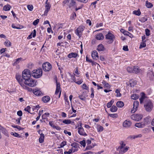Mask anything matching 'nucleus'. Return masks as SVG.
I'll return each instance as SVG.
<instances>
[{
    "instance_id": "obj_9",
    "label": "nucleus",
    "mask_w": 154,
    "mask_h": 154,
    "mask_svg": "<svg viewBox=\"0 0 154 154\" xmlns=\"http://www.w3.org/2000/svg\"><path fill=\"white\" fill-rule=\"evenodd\" d=\"M85 29V27L83 26H79L75 30V33L76 34L80 37L82 35V33Z\"/></svg>"
},
{
    "instance_id": "obj_11",
    "label": "nucleus",
    "mask_w": 154,
    "mask_h": 154,
    "mask_svg": "<svg viewBox=\"0 0 154 154\" xmlns=\"http://www.w3.org/2000/svg\"><path fill=\"white\" fill-rule=\"evenodd\" d=\"M71 146L72 147L70 149H72V152H74L78 151L79 149V144L76 143L74 142L71 144Z\"/></svg>"
},
{
    "instance_id": "obj_29",
    "label": "nucleus",
    "mask_w": 154,
    "mask_h": 154,
    "mask_svg": "<svg viewBox=\"0 0 154 154\" xmlns=\"http://www.w3.org/2000/svg\"><path fill=\"white\" fill-rule=\"evenodd\" d=\"M105 48L102 44H100L98 46L97 50L98 51H101L104 50Z\"/></svg>"
},
{
    "instance_id": "obj_27",
    "label": "nucleus",
    "mask_w": 154,
    "mask_h": 154,
    "mask_svg": "<svg viewBox=\"0 0 154 154\" xmlns=\"http://www.w3.org/2000/svg\"><path fill=\"white\" fill-rule=\"evenodd\" d=\"M4 44L7 47H9L11 45V42L8 39L6 40Z\"/></svg>"
},
{
    "instance_id": "obj_58",
    "label": "nucleus",
    "mask_w": 154,
    "mask_h": 154,
    "mask_svg": "<svg viewBox=\"0 0 154 154\" xmlns=\"http://www.w3.org/2000/svg\"><path fill=\"white\" fill-rule=\"evenodd\" d=\"M22 118L21 117H20L19 118H17L16 119V123L17 124L19 125L20 124V120Z\"/></svg>"
},
{
    "instance_id": "obj_12",
    "label": "nucleus",
    "mask_w": 154,
    "mask_h": 154,
    "mask_svg": "<svg viewBox=\"0 0 154 154\" xmlns=\"http://www.w3.org/2000/svg\"><path fill=\"white\" fill-rule=\"evenodd\" d=\"M139 105V102L138 101L136 100L134 102L133 109L131 111V113H134L137 111Z\"/></svg>"
},
{
    "instance_id": "obj_49",
    "label": "nucleus",
    "mask_w": 154,
    "mask_h": 154,
    "mask_svg": "<svg viewBox=\"0 0 154 154\" xmlns=\"http://www.w3.org/2000/svg\"><path fill=\"white\" fill-rule=\"evenodd\" d=\"M127 70L129 72H133V67H128L127 68Z\"/></svg>"
},
{
    "instance_id": "obj_55",
    "label": "nucleus",
    "mask_w": 154,
    "mask_h": 154,
    "mask_svg": "<svg viewBox=\"0 0 154 154\" xmlns=\"http://www.w3.org/2000/svg\"><path fill=\"white\" fill-rule=\"evenodd\" d=\"M11 126L12 127L14 128H17L19 130H20L21 128V127L20 126H18V125H11Z\"/></svg>"
},
{
    "instance_id": "obj_41",
    "label": "nucleus",
    "mask_w": 154,
    "mask_h": 154,
    "mask_svg": "<svg viewBox=\"0 0 154 154\" xmlns=\"http://www.w3.org/2000/svg\"><path fill=\"white\" fill-rule=\"evenodd\" d=\"M124 34L128 36L131 38H132L133 37V35L128 31H125L124 32Z\"/></svg>"
},
{
    "instance_id": "obj_35",
    "label": "nucleus",
    "mask_w": 154,
    "mask_h": 154,
    "mask_svg": "<svg viewBox=\"0 0 154 154\" xmlns=\"http://www.w3.org/2000/svg\"><path fill=\"white\" fill-rule=\"evenodd\" d=\"M110 111L112 112H116L117 110V107L115 106H112L110 109Z\"/></svg>"
},
{
    "instance_id": "obj_31",
    "label": "nucleus",
    "mask_w": 154,
    "mask_h": 154,
    "mask_svg": "<svg viewBox=\"0 0 154 154\" xmlns=\"http://www.w3.org/2000/svg\"><path fill=\"white\" fill-rule=\"evenodd\" d=\"M102 83L104 85V88H110V85L105 80H103Z\"/></svg>"
},
{
    "instance_id": "obj_50",
    "label": "nucleus",
    "mask_w": 154,
    "mask_h": 154,
    "mask_svg": "<svg viewBox=\"0 0 154 154\" xmlns=\"http://www.w3.org/2000/svg\"><path fill=\"white\" fill-rule=\"evenodd\" d=\"M109 116L112 118H116L118 117V115L117 114L114 113V114H110L109 115Z\"/></svg>"
},
{
    "instance_id": "obj_13",
    "label": "nucleus",
    "mask_w": 154,
    "mask_h": 154,
    "mask_svg": "<svg viewBox=\"0 0 154 154\" xmlns=\"http://www.w3.org/2000/svg\"><path fill=\"white\" fill-rule=\"evenodd\" d=\"M132 124L131 122L129 120H126L123 123V126L125 128H128L131 127Z\"/></svg>"
},
{
    "instance_id": "obj_56",
    "label": "nucleus",
    "mask_w": 154,
    "mask_h": 154,
    "mask_svg": "<svg viewBox=\"0 0 154 154\" xmlns=\"http://www.w3.org/2000/svg\"><path fill=\"white\" fill-rule=\"evenodd\" d=\"M39 22V19H37L33 22V24L34 26L36 25Z\"/></svg>"
},
{
    "instance_id": "obj_5",
    "label": "nucleus",
    "mask_w": 154,
    "mask_h": 154,
    "mask_svg": "<svg viewBox=\"0 0 154 154\" xmlns=\"http://www.w3.org/2000/svg\"><path fill=\"white\" fill-rule=\"evenodd\" d=\"M42 74V71L41 69L34 70L32 72V76L35 78H38L40 77Z\"/></svg>"
},
{
    "instance_id": "obj_43",
    "label": "nucleus",
    "mask_w": 154,
    "mask_h": 154,
    "mask_svg": "<svg viewBox=\"0 0 154 154\" xmlns=\"http://www.w3.org/2000/svg\"><path fill=\"white\" fill-rule=\"evenodd\" d=\"M50 114L48 113H45L42 116V118L43 119H45L46 118L48 117L49 116Z\"/></svg>"
},
{
    "instance_id": "obj_57",
    "label": "nucleus",
    "mask_w": 154,
    "mask_h": 154,
    "mask_svg": "<svg viewBox=\"0 0 154 154\" xmlns=\"http://www.w3.org/2000/svg\"><path fill=\"white\" fill-rule=\"evenodd\" d=\"M39 108V106L38 105L34 106L32 107V109L33 111L35 110H38Z\"/></svg>"
},
{
    "instance_id": "obj_20",
    "label": "nucleus",
    "mask_w": 154,
    "mask_h": 154,
    "mask_svg": "<svg viewBox=\"0 0 154 154\" xmlns=\"http://www.w3.org/2000/svg\"><path fill=\"white\" fill-rule=\"evenodd\" d=\"M78 56L77 53L75 52H72L68 54L67 56L68 58H76Z\"/></svg>"
},
{
    "instance_id": "obj_40",
    "label": "nucleus",
    "mask_w": 154,
    "mask_h": 154,
    "mask_svg": "<svg viewBox=\"0 0 154 154\" xmlns=\"http://www.w3.org/2000/svg\"><path fill=\"white\" fill-rule=\"evenodd\" d=\"M146 41H142V42L141 43V44L140 45V48H143L145 47L146 46Z\"/></svg>"
},
{
    "instance_id": "obj_48",
    "label": "nucleus",
    "mask_w": 154,
    "mask_h": 154,
    "mask_svg": "<svg viewBox=\"0 0 154 154\" xmlns=\"http://www.w3.org/2000/svg\"><path fill=\"white\" fill-rule=\"evenodd\" d=\"M27 7L28 9L30 11H32L33 8V5H27Z\"/></svg>"
},
{
    "instance_id": "obj_19",
    "label": "nucleus",
    "mask_w": 154,
    "mask_h": 154,
    "mask_svg": "<svg viewBox=\"0 0 154 154\" xmlns=\"http://www.w3.org/2000/svg\"><path fill=\"white\" fill-rule=\"evenodd\" d=\"M91 56L93 59H97L98 58V53L96 51H94L92 52Z\"/></svg>"
},
{
    "instance_id": "obj_14",
    "label": "nucleus",
    "mask_w": 154,
    "mask_h": 154,
    "mask_svg": "<svg viewBox=\"0 0 154 154\" xmlns=\"http://www.w3.org/2000/svg\"><path fill=\"white\" fill-rule=\"evenodd\" d=\"M33 93L37 96H41L43 95V93L40 90L35 88L32 91Z\"/></svg>"
},
{
    "instance_id": "obj_32",
    "label": "nucleus",
    "mask_w": 154,
    "mask_h": 154,
    "mask_svg": "<svg viewBox=\"0 0 154 154\" xmlns=\"http://www.w3.org/2000/svg\"><path fill=\"white\" fill-rule=\"evenodd\" d=\"M116 106L119 107H122L124 106V103L123 102L119 101L116 103Z\"/></svg>"
},
{
    "instance_id": "obj_47",
    "label": "nucleus",
    "mask_w": 154,
    "mask_h": 154,
    "mask_svg": "<svg viewBox=\"0 0 154 154\" xmlns=\"http://www.w3.org/2000/svg\"><path fill=\"white\" fill-rule=\"evenodd\" d=\"M115 92L116 93L117 97H120L121 96V94L120 93V91L119 89H116Z\"/></svg>"
},
{
    "instance_id": "obj_16",
    "label": "nucleus",
    "mask_w": 154,
    "mask_h": 154,
    "mask_svg": "<svg viewBox=\"0 0 154 154\" xmlns=\"http://www.w3.org/2000/svg\"><path fill=\"white\" fill-rule=\"evenodd\" d=\"M147 77L150 80H153L154 79V73L152 71H149L147 74Z\"/></svg>"
},
{
    "instance_id": "obj_33",
    "label": "nucleus",
    "mask_w": 154,
    "mask_h": 154,
    "mask_svg": "<svg viewBox=\"0 0 154 154\" xmlns=\"http://www.w3.org/2000/svg\"><path fill=\"white\" fill-rule=\"evenodd\" d=\"M129 84L131 87H133L136 84V82L135 81L133 80H131L129 81Z\"/></svg>"
},
{
    "instance_id": "obj_45",
    "label": "nucleus",
    "mask_w": 154,
    "mask_h": 154,
    "mask_svg": "<svg viewBox=\"0 0 154 154\" xmlns=\"http://www.w3.org/2000/svg\"><path fill=\"white\" fill-rule=\"evenodd\" d=\"M114 102V101L112 100H111L109 102H108L107 104V106L108 108L111 107L112 105Z\"/></svg>"
},
{
    "instance_id": "obj_60",
    "label": "nucleus",
    "mask_w": 154,
    "mask_h": 154,
    "mask_svg": "<svg viewBox=\"0 0 154 154\" xmlns=\"http://www.w3.org/2000/svg\"><path fill=\"white\" fill-rule=\"evenodd\" d=\"M72 149H69L68 151H65L64 152V154H70L72 153Z\"/></svg>"
},
{
    "instance_id": "obj_26",
    "label": "nucleus",
    "mask_w": 154,
    "mask_h": 154,
    "mask_svg": "<svg viewBox=\"0 0 154 154\" xmlns=\"http://www.w3.org/2000/svg\"><path fill=\"white\" fill-rule=\"evenodd\" d=\"M150 123L149 121V117H148L145 118L144 119L143 122V124H144V126L145 125L149 124Z\"/></svg>"
},
{
    "instance_id": "obj_44",
    "label": "nucleus",
    "mask_w": 154,
    "mask_h": 154,
    "mask_svg": "<svg viewBox=\"0 0 154 154\" xmlns=\"http://www.w3.org/2000/svg\"><path fill=\"white\" fill-rule=\"evenodd\" d=\"M82 88L83 90H89V87L88 86L85 84H83L82 86Z\"/></svg>"
},
{
    "instance_id": "obj_53",
    "label": "nucleus",
    "mask_w": 154,
    "mask_h": 154,
    "mask_svg": "<svg viewBox=\"0 0 154 154\" xmlns=\"http://www.w3.org/2000/svg\"><path fill=\"white\" fill-rule=\"evenodd\" d=\"M66 144V142L65 141H63L60 144V147H59V148H62Z\"/></svg>"
},
{
    "instance_id": "obj_61",
    "label": "nucleus",
    "mask_w": 154,
    "mask_h": 154,
    "mask_svg": "<svg viewBox=\"0 0 154 154\" xmlns=\"http://www.w3.org/2000/svg\"><path fill=\"white\" fill-rule=\"evenodd\" d=\"M49 124L53 128H54L55 125H54V124L53 123V121H50L49 122Z\"/></svg>"
},
{
    "instance_id": "obj_51",
    "label": "nucleus",
    "mask_w": 154,
    "mask_h": 154,
    "mask_svg": "<svg viewBox=\"0 0 154 154\" xmlns=\"http://www.w3.org/2000/svg\"><path fill=\"white\" fill-rule=\"evenodd\" d=\"M103 127L101 126H100L97 127V131L100 132L102 131L103 130Z\"/></svg>"
},
{
    "instance_id": "obj_59",
    "label": "nucleus",
    "mask_w": 154,
    "mask_h": 154,
    "mask_svg": "<svg viewBox=\"0 0 154 154\" xmlns=\"http://www.w3.org/2000/svg\"><path fill=\"white\" fill-rule=\"evenodd\" d=\"M11 134L15 137H20L19 134L17 133L16 132H12L11 133Z\"/></svg>"
},
{
    "instance_id": "obj_17",
    "label": "nucleus",
    "mask_w": 154,
    "mask_h": 154,
    "mask_svg": "<svg viewBox=\"0 0 154 154\" xmlns=\"http://www.w3.org/2000/svg\"><path fill=\"white\" fill-rule=\"evenodd\" d=\"M78 133L81 135L83 136H86L87 135V134L85 132L83 128H78Z\"/></svg>"
},
{
    "instance_id": "obj_52",
    "label": "nucleus",
    "mask_w": 154,
    "mask_h": 154,
    "mask_svg": "<svg viewBox=\"0 0 154 154\" xmlns=\"http://www.w3.org/2000/svg\"><path fill=\"white\" fill-rule=\"evenodd\" d=\"M146 34V36H149L150 35V31L149 29H145Z\"/></svg>"
},
{
    "instance_id": "obj_28",
    "label": "nucleus",
    "mask_w": 154,
    "mask_h": 154,
    "mask_svg": "<svg viewBox=\"0 0 154 154\" xmlns=\"http://www.w3.org/2000/svg\"><path fill=\"white\" fill-rule=\"evenodd\" d=\"M11 8V7L9 4L5 5L3 8V10L5 11H8L10 10Z\"/></svg>"
},
{
    "instance_id": "obj_4",
    "label": "nucleus",
    "mask_w": 154,
    "mask_h": 154,
    "mask_svg": "<svg viewBox=\"0 0 154 154\" xmlns=\"http://www.w3.org/2000/svg\"><path fill=\"white\" fill-rule=\"evenodd\" d=\"M144 107L146 111L151 112L153 108V103L152 101L149 100H146L144 104Z\"/></svg>"
},
{
    "instance_id": "obj_37",
    "label": "nucleus",
    "mask_w": 154,
    "mask_h": 154,
    "mask_svg": "<svg viewBox=\"0 0 154 154\" xmlns=\"http://www.w3.org/2000/svg\"><path fill=\"white\" fill-rule=\"evenodd\" d=\"M138 97V95L136 94H133L131 96V98L133 100L137 99Z\"/></svg>"
},
{
    "instance_id": "obj_8",
    "label": "nucleus",
    "mask_w": 154,
    "mask_h": 154,
    "mask_svg": "<svg viewBox=\"0 0 154 154\" xmlns=\"http://www.w3.org/2000/svg\"><path fill=\"white\" fill-rule=\"evenodd\" d=\"M52 66L51 64L48 62H46L43 64L42 68L44 71L47 72L50 70Z\"/></svg>"
},
{
    "instance_id": "obj_38",
    "label": "nucleus",
    "mask_w": 154,
    "mask_h": 154,
    "mask_svg": "<svg viewBox=\"0 0 154 154\" xmlns=\"http://www.w3.org/2000/svg\"><path fill=\"white\" fill-rule=\"evenodd\" d=\"M76 17V14L75 12H73L70 16V19L72 20H74Z\"/></svg>"
},
{
    "instance_id": "obj_64",
    "label": "nucleus",
    "mask_w": 154,
    "mask_h": 154,
    "mask_svg": "<svg viewBox=\"0 0 154 154\" xmlns=\"http://www.w3.org/2000/svg\"><path fill=\"white\" fill-rule=\"evenodd\" d=\"M17 115L20 116H22V115H23V113H22V112L21 111V110H20V111H18L17 112Z\"/></svg>"
},
{
    "instance_id": "obj_54",
    "label": "nucleus",
    "mask_w": 154,
    "mask_h": 154,
    "mask_svg": "<svg viewBox=\"0 0 154 154\" xmlns=\"http://www.w3.org/2000/svg\"><path fill=\"white\" fill-rule=\"evenodd\" d=\"M31 107L29 106H28L26 108L24 109V110L28 112L31 113L30 112Z\"/></svg>"
},
{
    "instance_id": "obj_30",
    "label": "nucleus",
    "mask_w": 154,
    "mask_h": 154,
    "mask_svg": "<svg viewBox=\"0 0 154 154\" xmlns=\"http://www.w3.org/2000/svg\"><path fill=\"white\" fill-rule=\"evenodd\" d=\"M140 69L137 66H135L133 67V72L138 73L140 72Z\"/></svg>"
},
{
    "instance_id": "obj_15",
    "label": "nucleus",
    "mask_w": 154,
    "mask_h": 154,
    "mask_svg": "<svg viewBox=\"0 0 154 154\" xmlns=\"http://www.w3.org/2000/svg\"><path fill=\"white\" fill-rule=\"evenodd\" d=\"M48 0H47L45 3V4H46V5L45 6V10L44 12V14H47L48 12L50 10V8L51 7V5L48 2Z\"/></svg>"
},
{
    "instance_id": "obj_46",
    "label": "nucleus",
    "mask_w": 154,
    "mask_h": 154,
    "mask_svg": "<svg viewBox=\"0 0 154 154\" xmlns=\"http://www.w3.org/2000/svg\"><path fill=\"white\" fill-rule=\"evenodd\" d=\"M63 122L66 124H71V121L69 119H65L63 121Z\"/></svg>"
},
{
    "instance_id": "obj_25",
    "label": "nucleus",
    "mask_w": 154,
    "mask_h": 154,
    "mask_svg": "<svg viewBox=\"0 0 154 154\" xmlns=\"http://www.w3.org/2000/svg\"><path fill=\"white\" fill-rule=\"evenodd\" d=\"M104 38V36L102 33L97 34L96 36V38L98 40H102Z\"/></svg>"
},
{
    "instance_id": "obj_62",
    "label": "nucleus",
    "mask_w": 154,
    "mask_h": 154,
    "mask_svg": "<svg viewBox=\"0 0 154 154\" xmlns=\"http://www.w3.org/2000/svg\"><path fill=\"white\" fill-rule=\"evenodd\" d=\"M79 97L81 100H85V97L82 95H80L79 96Z\"/></svg>"
},
{
    "instance_id": "obj_63",
    "label": "nucleus",
    "mask_w": 154,
    "mask_h": 154,
    "mask_svg": "<svg viewBox=\"0 0 154 154\" xmlns=\"http://www.w3.org/2000/svg\"><path fill=\"white\" fill-rule=\"evenodd\" d=\"M80 143L83 147H85L86 145L85 142V140H82L80 142Z\"/></svg>"
},
{
    "instance_id": "obj_34",
    "label": "nucleus",
    "mask_w": 154,
    "mask_h": 154,
    "mask_svg": "<svg viewBox=\"0 0 154 154\" xmlns=\"http://www.w3.org/2000/svg\"><path fill=\"white\" fill-rule=\"evenodd\" d=\"M141 14V12L139 9L137 10L134 11H133V14L138 16H140Z\"/></svg>"
},
{
    "instance_id": "obj_21",
    "label": "nucleus",
    "mask_w": 154,
    "mask_h": 154,
    "mask_svg": "<svg viewBox=\"0 0 154 154\" xmlns=\"http://www.w3.org/2000/svg\"><path fill=\"white\" fill-rule=\"evenodd\" d=\"M141 97L140 98V104L142 103L143 101L144 100L146 97L145 94L144 93H141Z\"/></svg>"
},
{
    "instance_id": "obj_24",
    "label": "nucleus",
    "mask_w": 154,
    "mask_h": 154,
    "mask_svg": "<svg viewBox=\"0 0 154 154\" xmlns=\"http://www.w3.org/2000/svg\"><path fill=\"white\" fill-rule=\"evenodd\" d=\"M50 100V97L48 96H44L42 98V100L45 103L48 102Z\"/></svg>"
},
{
    "instance_id": "obj_22",
    "label": "nucleus",
    "mask_w": 154,
    "mask_h": 154,
    "mask_svg": "<svg viewBox=\"0 0 154 154\" xmlns=\"http://www.w3.org/2000/svg\"><path fill=\"white\" fill-rule=\"evenodd\" d=\"M38 133L39 134H40V137L39 139V142L41 143H42L43 142L44 140V135L42 133L40 134V131H39L38 132Z\"/></svg>"
},
{
    "instance_id": "obj_10",
    "label": "nucleus",
    "mask_w": 154,
    "mask_h": 154,
    "mask_svg": "<svg viewBox=\"0 0 154 154\" xmlns=\"http://www.w3.org/2000/svg\"><path fill=\"white\" fill-rule=\"evenodd\" d=\"M60 85L56 81V89L55 94L56 95V97L58 98L60 97L61 94V91L60 90Z\"/></svg>"
},
{
    "instance_id": "obj_6",
    "label": "nucleus",
    "mask_w": 154,
    "mask_h": 154,
    "mask_svg": "<svg viewBox=\"0 0 154 154\" xmlns=\"http://www.w3.org/2000/svg\"><path fill=\"white\" fill-rule=\"evenodd\" d=\"M114 38L115 36L110 32H109L106 35V39L108 43L111 44L114 41Z\"/></svg>"
},
{
    "instance_id": "obj_3",
    "label": "nucleus",
    "mask_w": 154,
    "mask_h": 154,
    "mask_svg": "<svg viewBox=\"0 0 154 154\" xmlns=\"http://www.w3.org/2000/svg\"><path fill=\"white\" fill-rule=\"evenodd\" d=\"M63 3L71 10L75 8L76 4L75 0H64Z\"/></svg>"
},
{
    "instance_id": "obj_18",
    "label": "nucleus",
    "mask_w": 154,
    "mask_h": 154,
    "mask_svg": "<svg viewBox=\"0 0 154 154\" xmlns=\"http://www.w3.org/2000/svg\"><path fill=\"white\" fill-rule=\"evenodd\" d=\"M22 61V58H19L15 59L13 61V66H15L20 63Z\"/></svg>"
},
{
    "instance_id": "obj_1",
    "label": "nucleus",
    "mask_w": 154,
    "mask_h": 154,
    "mask_svg": "<svg viewBox=\"0 0 154 154\" xmlns=\"http://www.w3.org/2000/svg\"><path fill=\"white\" fill-rule=\"evenodd\" d=\"M31 76L30 71L29 69H26L22 72V78L20 75H17L16 78L23 89L30 91L31 89L27 87L26 85L30 87H33L36 85L35 80L31 79Z\"/></svg>"
},
{
    "instance_id": "obj_42",
    "label": "nucleus",
    "mask_w": 154,
    "mask_h": 154,
    "mask_svg": "<svg viewBox=\"0 0 154 154\" xmlns=\"http://www.w3.org/2000/svg\"><path fill=\"white\" fill-rule=\"evenodd\" d=\"M142 137V135L141 134H140L137 135H134V136H131L130 137L132 139H135L136 138H138V137Z\"/></svg>"
},
{
    "instance_id": "obj_2",
    "label": "nucleus",
    "mask_w": 154,
    "mask_h": 154,
    "mask_svg": "<svg viewBox=\"0 0 154 154\" xmlns=\"http://www.w3.org/2000/svg\"><path fill=\"white\" fill-rule=\"evenodd\" d=\"M120 145L117 149L119 152V154H123L126 152L129 149V147L126 146V144L122 141L120 143Z\"/></svg>"
},
{
    "instance_id": "obj_36",
    "label": "nucleus",
    "mask_w": 154,
    "mask_h": 154,
    "mask_svg": "<svg viewBox=\"0 0 154 154\" xmlns=\"http://www.w3.org/2000/svg\"><path fill=\"white\" fill-rule=\"evenodd\" d=\"M146 6L149 8H150L153 6L152 4L150 2H149L148 1L146 2Z\"/></svg>"
},
{
    "instance_id": "obj_7",
    "label": "nucleus",
    "mask_w": 154,
    "mask_h": 154,
    "mask_svg": "<svg viewBox=\"0 0 154 154\" xmlns=\"http://www.w3.org/2000/svg\"><path fill=\"white\" fill-rule=\"evenodd\" d=\"M143 117V115L140 114H134L132 115L131 116V118L132 119L136 121H140Z\"/></svg>"
},
{
    "instance_id": "obj_39",
    "label": "nucleus",
    "mask_w": 154,
    "mask_h": 154,
    "mask_svg": "<svg viewBox=\"0 0 154 154\" xmlns=\"http://www.w3.org/2000/svg\"><path fill=\"white\" fill-rule=\"evenodd\" d=\"M147 20V19L145 17H143L140 18L139 21L142 23H144Z\"/></svg>"
},
{
    "instance_id": "obj_23",
    "label": "nucleus",
    "mask_w": 154,
    "mask_h": 154,
    "mask_svg": "<svg viewBox=\"0 0 154 154\" xmlns=\"http://www.w3.org/2000/svg\"><path fill=\"white\" fill-rule=\"evenodd\" d=\"M134 126L135 127L139 128H142L145 126L144 124H143V122H140L139 123H136L135 124Z\"/></svg>"
}]
</instances>
